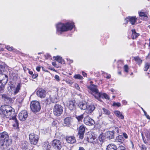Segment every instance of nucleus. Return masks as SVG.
Here are the masks:
<instances>
[{
	"label": "nucleus",
	"mask_w": 150,
	"mask_h": 150,
	"mask_svg": "<svg viewBox=\"0 0 150 150\" xmlns=\"http://www.w3.org/2000/svg\"><path fill=\"white\" fill-rule=\"evenodd\" d=\"M110 91L112 92H114L115 91V90L114 89L112 88L110 89Z\"/></svg>",
	"instance_id": "338daca9"
},
{
	"label": "nucleus",
	"mask_w": 150,
	"mask_h": 150,
	"mask_svg": "<svg viewBox=\"0 0 150 150\" xmlns=\"http://www.w3.org/2000/svg\"><path fill=\"white\" fill-rule=\"evenodd\" d=\"M140 147L141 148L142 150H146L147 149L145 145H141Z\"/></svg>",
	"instance_id": "58836bf2"
},
{
	"label": "nucleus",
	"mask_w": 150,
	"mask_h": 150,
	"mask_svg": "<svg viewBox=\"0 0 150 150\" xmlns=\"http://www.w3.org/2000/svg\"><path fill=\"white\" fill-rule=\"evenodd\" d=\"M28 113L26 110L22 111L18 115L19 118L21 121L25 120L28 116Z\"/></svg>",
	"instance_id": "ddd939ff"
},
{
	"label": "nucleus",
	"mask_w": 150,
	"mask_h": 150,
	"mask_svg": "<svg viewBox=\"0 0 150 150\" xmlns=\"http://www.w3.org/2000/svg\"><path fill=\"white\" fill-rule=\"evenodd\" d=\"M89 92L93 95L96 98H98L99 97V93L97 88V86L93 85L91 84L88 86Z\"/></svg>",
	"instance_id": "39448f33"
},
{
	"label": "nucleus",
	"mask_w": 150,
	"mask_h": 150,
	"mask_svg": "<svg viewBox=\"0 0 150 150\" xmlns=\"http://www.w3.org/2000/svg\"><path fill=\"white\" fill-rule=\"evenodd\" d=\"M12 140L6 132L0 133V148L3 150H14L12 148L8 149L12 144Z\"/></svg>",
	"instance_id": "f03ea898"
},
{
	"label": "nucleus",
	"mask_w": 150,
	"mask_h": 150,
	"mask_svg": "<svg viewBox=\"0 0 150 150\" xmlns=\"http://www.w3.org/2000/svg\"><path fill=\"white\" fill-rule=\"evenodd\" d=\"M58 122L57 120H55L53 121L52 123V125L53 126H56L57 125Z\"/></svg>",
	"instance_id": "79ce46f5"
},
{
	"label": "nucleus",
	"mask_w": 150,
	"mask_h": 150,
	"mask_svg": "<svg viewBox=\"0 0 150 150\" xmlns=\"http://www.w3.org/2000/svg\"><path fill=\"white\" fill-rule=\"evenodd\" d=\"M114 113L115 115L119 119L123 120L124 119V116L122 113L119 111L116 110L114 111Z\"/></svg>",
	"instance_id": "4be33fe9"
},
{
	"label": "nucleus",
	"mask_w": 150,
	"mask_h": 150,
	"mask_svg": "<svg viewBox=\"0 0 150 150\" xmlns=\"http://www.w3.org/2000/svg\"><path fill=\"white\" fill-rule=\"evenodd\" d=\"M52 146L56 150H59L62 148V145L60 142L56 139L54 140L52 142Z\"/></svg>",
	"instance_id": "9d476101"
},
{
	"label": "nucleus",
	"mask_w": 150,
	"mask_h": 150,
	"mask_svg": "<svg viewBox=\"0 0 150 150\" xmlns=\"http://www.w3.org/2000/svg\"><path fill=\"white\" fill-rule=\"evenodd\" d=\"M2 97L4 99V100L6 99H8V97L6 95L3 94L2 95Z\"/></svg>",
	"instance_id": "37998d69"
},
{
	"label": "nucleus",
	"mask_w": 150,
	"mask_h": 150,
	"mask_svg": "<svg viewBox=\"0 0 150 150\" xmlns=\"http://www.w3.org/2000/svg\"><path fill=\"white\" fill-rule=\"evenodd\" d=\"M112 131H113L114 133V132H115L117 133H118L119 132V129L118 127H116L115 128L114 130Z\"/></svg>",
	"instance_id": "ea45409f"
},
{
	"label": "nucleus",
	"mask_w": 150,
	"mask_h": 150,
	"mask_svg": "<svg viewBox=\"0 0 150 150\" xmlns=\"http://www.w3.org/2000/svg\"><path fill=\"white\" fill-rule=\"evenodd\" d=\"M84 123L86 125L91 126L94 124V120L88 116L85 117L83 120Z\"/></svg>",
	"instance_id": "9b49d317"
},
{
	"label": "nucleus",
	"mask_w": 150,
	"mask_h": 150,
	"mask_svg": "<svg viewBox=\"0 0 150 150\" xmlns=\"http://www.w3.org/2000/svg\"><path fill=\"white\" fill-rule=\"evenodd\" d=\"M38 76V74H33L32 77L33 79H35Z\"/></svg>",
	"instance_id": "8fccbe9b"
},
{
	"label": "nucleus",
	"mask_w": 150,
	"mask_h": 150,
	"mask_svg": "<svg viewBox=\"0 0 150 150\" xmlns=\"http://www.w3.org/2000/svg\"><path fill=\"white\" fill-rule=\"evenodd\" d=\"M30 107L32 110L34 112H37L40 109L39 102L37 101H33L31 103Z\"/></svg>",
	"instance_id": "0eeeda50"
},
{
	"label": "nucleus",
	"mask_w": 150,
	"mask_h": 150,
	"mask_svg": "<svg viewBox=\"0 0 150 150\" xmlns=\"http://www.w3.org/2000/svg\"><path fill=\"white\" fill-rule=\"evenodd\" d=\"M86 140L88 142L93 144L97 146L99 145L98 140L96 137L91 134H88L87 135Z\"/></svg>",
	"instance_id": "423d86ee"
},
{
	"label": "nucleus",
	"mask_w": 150,
	"mask_h": 150,
	"mask_svg": "<svg viewBox=\"0 0 150 150\" xmlns=\"http://www.w3.org/2000/svg\"><path fill=\"white\" fill-rule=\"evenodd\" d=\"M142 108V110H143V112L144 113V114L145 115V114H146V112L144 110V109L142 108Z\"/></svg>",
	"instance_id": "69168bd1"
},
{
	"label": "nucleus",
	"mask_w": 150,
	"mask_h": 150,
	"mask_svg": "<svg viewBox=\"0 0 150 150\" xmlns=\"http://www.w3.org/2000/svg\"><path fill=\"white\" fill-rule=\"evenodd\" d=\"M145 134L146 137L148 138H149L150 137V134H148V132H145Z\"/></svg>",
	"instance_id": "5fc2aeb1"
},
{
	"label": "nucleus",
	"mask_w": 150,
	"mask_h": 150,
	"mask_svg": "<svg viewBox=\"0 0 150 150\" xmlns=\"http://www.w3.org/2000/svg\"><path fill=\"white\" fill-rule=\"evenodd\" d=\"M85 131V128L83 125L80 126L79 129L78 135L81 139H83Z\"/></svg>",
	"instance_id": "4468645a"
},
{
	"label": "nucleus",
	"mask_w": 150,
	"mask_h": 150,
	"mask_svg": "<svg viewBox=\"0 0 150 150\" xmlns=\"http://www.w3.org/2000/svg\"><path fill=\"white\" fill-rule=\"evenodd\" d=\"M124 139L122 135H119L116 137L115 139V142L122 143L124 141Z\"/></svg>",
	"instance_id": "a878e982"
},
{
	"label": "nucleus",
	"mask_w": 150,
	"mask_h": 150,
	"mask_svg": "<svg viewBox=\"0 0 150 150\" xmlns=\"http://www.w3.org/2000/svg\"><path fill=\"white\" fill-rule=\"evenodd\" d=\"M114 133L113 131H108L106 132L105 137L109 139H113L114 137Z\"/></svg>",
	"instance_id": "6ab92c4d"
},
{
	"label": "nucleus",
	"mask_w": 150,
	"mask_h": 150,
	"mask_svg": "<svg viewBox=\"0 0 150 150\" xmlns=\"http://www.w3.org/2000/svg\"><path fill=\"white\" fill-rule=\"evenodd\" d=\"M123 136L125 137V139H127L128 138V136L127 134L125 133H124L123 134Z\"/></svg>",
	"instance_id": "864d4df0"
},
{
	"label": "nucleus",
	"mask_w": 150,
	"mask_h": 150,
	"mask_svg": "<svg viewBox=\"0 0 150 150\" xmlns=\"http://www.w3.org/2000/svg\"><path fill=\"white\" fill-rule=\"evenodd\" d=\"M29 139L31 144H36L38 140V136L34 133H31L29 135Z\"/></svg>",
	"instance_id": "1a4fd4ad"
},
{
	"label": "nucleus",
	"mask_w": 150,
	"mask_h": 150,
	"mask_svg": "<svg viewBox=\"0 0 150 150\" xmlns=\"http://www.w3.org/2000/svg\"><path fill=\"white\" fill-rule=\"evenodd\" d=\"M139 15L140 17H144L146 20L148 18V13L146 12L140 11L138 12Z\"/></svg>",
	"instance_id": "bb28decb"
},
{
	"label": "nucleus",
	"mask_w": 150,
	"mask_h": 150,
	"mask_svg": "<svg viewBox=\"0 0 150 150\" xmlns=\"http://www.w3.org/2000/svg\"><path fill=\"white\" fill-rule=\"evenodd\" d=\"M1 111L3 114L7 118H9L10 120H12L13 126L16 128L18 127V121L17 120L16 115L14 113V109L11 106L5 105L1 106Z\"/></svg>",
	"instance_id": "f257e3e1"
},
{
	"label": "nucleus",
	"mask_w": 150,
	"mask_h": 150,
	"mask_svg": "<svg viewBox=\"0 0 150 150\" xmlns=\"http://www.w3.org/2000/svg\"><path fill=\"white\" fill-rule=\"evenodd\" d=\"M74 78L77 79L81 80L83 79V77L80 74H75L74 76Z\"/></svg>",
	"instance_id": "473e14b6"
},
{
	"label": "nucleus",
	"mask_w": 150,
	"mask_h": 150,
	"mask_svg": "<svg viewBox=\"0 0 150 150\" xmlns=\"http://www.w3.org/2000/svg\"><path fill=\"white\" fill-rule=\"evenodd\" d=\"M21 87V84L20 83H18L14 92L15 94L17 93L19 91Z\"/></svg>",
	"instance_id": "cd10ccee"
},
{
	"label": "nucleus",
	"mask_w": 150,
	"mask_h": 150,
	"mask_svg": "<svg viewBox=\"0 0 150 150\" xmlns=\"http://www.w3.org/2000/svg\"><path fill=\"white\" fill-rule=\"evenodd\" d=\"M82 75L84 77H86L87 76L86 74L84 72H82Z\"/></svg>",
	"instance_id": "bf43d9fd"
},
{
	"label": "nucleus",
	"mask_w": 150,
	"mask_h": 150,
	"mask_svg": "<svg viewBox=\"0 0 150 150\" xmlns=\"http://www.w3.org/2000/svg\"><path fill=\"white\" fill-rule=\"evenodd\" d=\"M87 103L85 102H80L78 105V106L81 110H85L87 108Z\"/></svg>",
	"instance_id": "a211bd4d"
},
{
	"label": "nucleus",
	"mask_w": 150,
	"mask_h": 150,
	"mask_svg": "<svg viewBox=\"0 0 150 150\" xmlns=\"http://www.w3.org/2000/svg\"><path fill=\"white\" fill-rule=\"evenodd\" d=\"M142 137L143 140L144 142V143H145L146 144H147V142H146V141L145 139V137L143 135V134H142Z\"/></svg>",
	"instance_id": "de8ad7c7"
},
{
	"label": "nucleus",
	"mask_w": 150,
	"mask_h": 150,
	"mask_svg": "<svg viewBox=\"0 0 150 150\" xmlns=\"http://www.w3.org/2000/svg\"><path fill=\"white\" fill-rule=\"evenodd\" d=\"M74 26L73 22H67L65 24L59 23L56 25L57 31L61 34L62 32L71 30Z\"/></svg>",
	"instance_id": "7ed1b4c3"
},
{
	"label": "nucleus",
	"mask_w": 150,
	"mask_h": 150,
	"mask_svg": "<svg viewBox=\"0 0 150 150\" xmlns=\"http://www.w3.org/2000/svg\"><path fill=\"white\" fill-rule=\"evenodd\" d=\"M112 105L114 106H117L119 107L121 106V103H114Z\"/></svg>",
	"instance_id": "4c0bfd02"
},
{
	"label": "nucleus",
	"mask_w": 150,
	"mask_h": 150,
	"mask_svg": "<svg viewBox=\"0 0 150 150\" xmlns=\"http://www.w3.org/2000/svg\"><path fill=\"white\" fill-rule=\"evenodd\" d=\"M59 98L57 97H53L50 99L52 103H56L58 102Z\"/></svg>",
	"instance_id": "2f4dec72"
},
{
	"label": "nucleus",
	"mask_w": 150,
	"mask_h": 150,
	"mask_svg": "<svg viewBox=\"0 0 150 150\" xmlns=\"http://www.w3.org/2000/svg\"><path fill=\"white\" fill-rule=\"evenodd\" d=\"M46 145H47V148H46V149L47 150L50 149V148H51L50 146V145H48V144L47 143H46Z\"/></svg>",
	"instance_id": "3c124183"
},
{
	"label": "nucleus",
	"mask_w": 150,
	"mask_h": 150,
	"mask_svg": "<svg viewBox=\"0 0 150 150\" xmlns=\"http://www.w3.org/2000/svg\"><path fill=\"white\" fill-rule=\"evenodd\" d=\"M124 68L125 71L126 72H128L129 68L128 65H125Z\"/></svg>",
	"instance_id": "e433bc0d"
},
{
	"label": "nucleus",
	"mask_w": 150,
	"mask_h": 150,
	"mask_svg": "<svg viewBox=\"0 0 150 150\" xmlns=\"http://www.w3.org/2000/svg\"><path fill=\"white\" fill-rule=\"evenodd\" d=\"M66 81L67 83L71 84H72L73 83L72 81L69 80H66Z\"/></svg>",
	"instance_id": "09e8293b"
},
{
	"label": "nucleus",
	"mask_w": 150,
	"mask_h": 150,
	"mask_svg": "<svg viewBox=\"0 0 150 150\" xmlns=\"http://www.w3.org/2000/svg\"><path fill=\"white\" fill-rule=\"evenodd\" d=\"M8 66L5 63H2L0 64V81H3V83L5 84L8 81V78L7 75L3 74L6 68H7Z\"/></svg>",
	"instance_id": "20e7f679"
},
{
	"label": "nucleus",
	"mask_w": 150,
	"mask_h": 150,
	"mask_svg": "<svg viewBox=\"0 0 150 150\" xmlns=\"http://www.w3.org/2000/svg\"><path fill=\"white\" fill-rule=\"evenodd\" d=\"M74 86L75 88L77 90H79L80 89V88L79 86V85L77 83H75L74 85Z\"/></svg>",
	"instance_id": "49530a36"
},
{
	"label": "nucleus",
	"mask_w": 150,
	"mask_h": 150,
	"mask_svg": "<svg viewBox=\"0 0 150 150\" xmlns=\"http://www.w3.org/2000/svg\"><path fill=\"white\" fill-rule=\"evenodd\" d=\"M54 78L57 81H59V77L58 75H55L54 76Z\"/></svg>",
	"instance_id": "c03bdc74"
},
{
	"label": "nucleus",
	"mask_w": 150,
	"mask_h": 150,
	"mask_svg": "<svg viewBox=\"0 0 150 150\" xmlns=\"http://www.w3.org/2000/svg\"><path fill=\"white\" fill-rule=\"evenodd\" d=\"M67 106L71 111L74 110L76 109V105L74 100L69 101L67 103Z\"/></svg>",
	"instance_id": "dca6fc26"
},
{
	"label": "nucleus",
	"mask_w": 150,
	"mask_h": 150,
	"mask_svg": "<svg viewBox=\"0 0 150 150\" xmlns=\"http://www.w3.org/2000/svg\"><path fill=\"white\" fill-rule=\"evenodd\" d=\"M101 138V136H100L99 137V140L101 142H103V140L102 139H100Z\"/></svg>",
	"instance_id": "0e129e2a"
},
{
	"label": "nucleus",
	"mask_w": 150,
	"mask_h": 150,
	"mask_svg": "<svg viewBox=\"0 0 150 150\" xmlns=\"http://www.w3.org/2000/svg\"><path fill=\"white\" fill-rule=\"evenodd\" d=\"M78 150H85L84 148L82 147H80Z\"/></svg>",
	"instance_id": "052dcab7"
},
{
	"label": "nucleus",
	"mask_w": 150,
	"mask_h": 150,
	"mask_svg": "<svg viewBox=\"0 0 150 150\" xmlns=\"http://www.w3.org/2000/svg\"><path fill=\"white\" fill-rule=\"evenodd\" d=\"M132 37L133 39H136L139 35V34L136 33L135 30H132Z\"/></svg>",
	"instance_id": "393cba45"
},
{
	"label": "nucleus",
	"mask_w": 150,
	"mask_h": 150,
	"mask_svg": "<svg viewBox=\"0 0 150 150\" xmlns=\"http://www.w3.org/2000/svg\"><path fill=\"white\" fill-rule=\"evenodd\" d=\"M66 140L68 143L70 144L74 143L76 142L75 137L73 136H67Z\"/></svg>",
	"instance_id": "aec40b11"
},
{
	"label": "nucleus",
	"mask_w": 150,
	"mask_h": 150,
	"mask_svg": "<svg viewBox=\"0 0 150 150\" xmlns=\"http://www.w3.org/2000/svg\"><path fill=\"white\" fill-rule=\"evenodd\" d=\"M29 73L31 75H33V71H29Z\"/></svg>",
	"instance_id": "e2e57ef3"
},
{
	"label": "nucleus",
	"mask_w": 150,
	"mask_h": 150,
	"mask_svg": "<svg viewBox=\"0 0 150 150\" xmlns=\"http://www.w3.org/2000/svg\"><path fill=\"white\" fill-rule=\"evenodd\" d=\"M107 75V76L106 77V78L107 79H110L111 77V76L110 74H106Z\"/></svg>",
	"instance_id": "13d9d810"
},
{
	"label": "nucleus",
	"mask_w": 150,
	"mask_h": 150,
	"mask_svg": "<svg viewBox=\"0 0 150 150\" xmlns=\"http://www.w3.org/2000/svg\"><path fill=\"white\" fill-rule=\"evenodd\" d=\"M7 82H6L5 84H4L3 83V81L2 80L0 81V92H1L3 91L4 86L6 84Z\"/></svg>",
	"instance_id": "c756f323"
},
{
	"label": "nucleus",
	"mask_w": 150,
	"mask_h": 150,
	"mask_svg": "<svg viewBox=\"0 0 150 150\" xmlns=\"http://www.w3.org/2000/svg\"><path fill=\"white\" fill-rule=\"evenodd\" d=\"M85 113H84L83 114L77 116L76 117V118L77 120L79 122H82V121L84 117V115L85 114Z\"/></svg>",
	"instance_id": "c85d7f7f"
},
{
	"label": "nucleus",
	"mask_w": 150,
	"mask_h": 150,
	"mask_svg": "<svg viewBox=\"0 0 150 150\" xmlns=\"http://www.w3.org/2000/svg\"><path fill=\"white\" fill-rule=\"evenodd\" d=\"M136 20L137 18L135 16H129L125 19V21L126 22V24L129 21L132 25H134L135 24Z\"/></svg>",
	"instance_id": "2eb2a0df"
},
{
	"label": "nucleus",
	"mask_w": 150,
	"mask_h": 150,
	"mask_svg": "<svg viewBox=\"0 0 150 150\" xmlns=\"http://www.w3.org/2000/svg\"><path fill=\"white\" fill-rule=\"evenodd\" d=\"M37 96L42 98H44L46 95V91L42 88H39L36 92Z\"/></svg>",
	"instance_id": "f8f14e48"
},
{
	"label": "nucleus",
	"mask_w": 150,
	"mask_h": 150,
	"mask_svg": "<svg viewBox=\"0 0 150 150\" xmlns=\"http://www.w3.org/2000/svg\"><path fill=\"white\" fill-rule=\"evenodd\" d=\"M150 67V64L148 63H146L145 64L144 67V70L146 71L149 69Z\"/></svg>",
	"instance_id": "72a5a7b5"
},
{
	"label": "nucleus",
	"mask_w": 150,
	"mask_h": 150,
	"mask_svg": "<svg viewBox=\"0 0 150 150\" xmlns=\"http://www.w3.org/2000/svg\"><path fill=\"white\" fill-rule=\"evenodd\" d=\"M6 49H7L8 50L11 51L13 50V47H10L8 46H6Z\"/></svg>",
	"instance_id": "a19ab883"
},
{
	"label": "nucleus",
	"mask_w": 150,
	"mask_h": 150,
	"mask_svg": "<svg viewBox=\"0 0 150 150\" xmlns=\"http://www.w3.org/2000/svg\"><path fill=\"white\" fill-rule=\"evenodd\" d=\"M144 115L146 116L147 119L150 120V117L149 115L147 114V113L145 114Z\"/></svg>",
	"instance_id": "6e6d98bb"
},
{
	"label": "nucleus",
	"mask_w": 150,
	"mask_h": 150,
	"mask_svg": "<svg viewBox=\"0 0 150 150\" xmlns=\"http://www.w3.org/2000/svg\"><path fill=\"white\" fill-rule=\"evenodd\" d=\"M40 67H37L36 68V69L37 71L39 72L40 71Z\"/></svg>",
	"instance_id": "4d7b16f0"
},
{
	"label": "nucleus",
	"mask_w": 150,
	"mask_h": 150,
	"mask_svg": "<svg viewBox=\"0 0 150 150\" xmlns=\"http://www.w3.org/2000/svg\"><path fill=\"white\" fill-rule=\"evenodd\" d=\"M116 146L114 144H110L107 146V150H115L117 149Z\"/></svg>",
	"instance_id": "5701e85b"
},
{
	"label": "nucleus",
	"mask_w": 150,
	"mask_h": 150,
	"mask_svg": "<svg viewBox=\"0 0 150 150\" xmlns=\"http://www.w3.org/2000/svg\"><path fill=\"white\" fill-rule=\"evenodd\" d=\"M3 50H4V49H3V48H0V50L1 51H3Z\"/></svg>",
	"instance_id": "774afa93"
},
{
	"label": "nucleus",
	"mask_w": 150,
	"mask_h": 150,
	"mask_svg": "<svg viewBox=\"0 0 150 150\" xmlns=\"http://www.w3.org/2000/svg\"><path fill=\"white\" fill-rule=\"evenodd\" d=\"M118 150H125V148L123 146H120L118 147Z\"/></svg>",
	"instance_id": "a18cd8bd"
},
{
	"label": "nucleus",
	"mask_w": 150,
	"mask_h": 150,
	"mask_svg": "<svg viewBox=\"0 0 150 150\" xmlns=\"http://www.w3.org/2000/svg\"><path fill=\"white\" fill-rule=\"evenodd\" d=\"M95 108V106L93 105L90 104L88 105H87L86 112L87 114L90 115L94 111Z\"/></svg>",
	"instance_id": "f3484780"
},
{
	"label": "nucleus",
	"mask_w": 150,
	"mask_h": 150,
	"mask_svg": "<svg viewBox=\"0 0 150 150\" xmlns=\"http://www.w3.org/2000/svg\"><path fill=\"white\" fill-rule=\"evenodd\" d=\"M100 96L98 98H96L98 100L100 101H101V100L100 99V98H104L105 99H109V96L106 94V93H99Z\"/></svg>",
	"instance_id": "412c9836"
},
{
	"label": "nucleus",
	"mask_w": 150,
	"mask_h": 150,
	"mask_svg": "<svg viewBox=\"0 0 150 150\" xmlns=\"http://www.w3.org/2000/svg\"><path fill=\"white\" fill-rule=\"evenodd\" d=\"M103 111V113L104 114L107 115H109L111 113L110 111L108 110L105 108H102Z\"/></svg>",
	"instance_id": "7c9ffc66"
},
{
	"label": "nucleus",
	"mask_w": 150,
	"mask_h": 150,
	"mask_svg": "<svg viewBox=\"0 0 150 150\" xmlns=\"http://www.w3.org/2000/svg\"><path fill=\"white\" fill-rule=\"evenodd\" d=\"M52 64L54 66V67L56 66V64L55 62H52Z\"/></svg>",
	"instance_id": "680f3d73"
},
{
	"label": "nucleus",
	"mask_w": 150,
	"mask_h": 150,
	"mask_svg": "<svg viewBox=\"0 0 150 150\" xmlns=\"http://www.w3.org/2000/svg\"><path fill=\"white\" fill-rule=\"evenodd\" d=\"M122 102L123 104L125 105H126L127 103V102L125 100H122Z\"/></svg>",
	"instance_id": "603ef678"
},
{
	"label": "nucleus",
	"mask_w": 150,
	"mask_h": 150,
	"mask_svg": "<svg viewBox=\"0 0 150 150\" xmlns=\"http://www.w3.org/2000/svg\"><path fill=\"white\" fill-rule=\"evenodd\" d=\"M55 59L59 62L61 63H62L63 61V59L62 57L57 56L56 57Z\"/></svg>",
	"instance_id": "c9c22d12"
},
{
	"label": "nucleus",
	"mask_w": 150,
	"mask_h": 150,
	"mask_svg": "<svg viewBox=\"0 0 150 150\" xmlns=\"http://www.w3.org/2000/svg\"><path fill=\"white\" fill-rule=\"evenodd\" d=\"M72 121V118L71 117H67L64 120V122L67 125H70Z\"/></svg>",
	"instance_id": "b1692460"
},
{
	"label": "nucleus",
	"mask_w": 150,
	"mask_h": 150,
	"mask_svg": "<svg viewBox=\"0 0 150 150\" xmlns=\"http://www.w3.org/2000/svg\"><path fill=\"white\" fill-rule=\"evenodd\" d=\"M135 60L137 62L139 65H140L142 63V60L138 57H136L134 58Z\"/></svg>",
	"instance_id": "f704fd0d"
},
{
	"label": "nucleus",
	"mask_w": 150,
	"mask_h": 150,
	"mask_svg": "<svg viewBox=\"0 0 150 150\" xmlns=\"http://www.w3.org/2000/svg\"><path fill=\"white\" fill-rule=\"evenodd\" d=\"M63 107L60 105L56 104L53 109V113L56 116L60 115L63 112Z\"/></svg>",
	"instance_id": "6e6552de"
}]
</instances>
